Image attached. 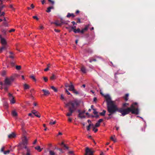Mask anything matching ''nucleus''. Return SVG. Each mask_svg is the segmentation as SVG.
Here are the masks:
<instances>
[{"mask_svg": "<svg viewBox=\"0 0 155 155\" xmlns=\"http://www.w3.org/2000/svg\"><path fill=\"white\" fill-rule=\"evenodd\" d=\"M65 92L66 93H67V94H68V95H70L71 94L68 91L67 89H65Z\"/></svg>", "mask_w": 155, "mask_h": 155, "instance_id": "09e8293b", "label": "nucleus"}, {"mask_svg": "<svg viewBox=\"0 0 155 155\" xmlns=\"http://www.w3.org/2000/svg\"><path fill=\"white\" fill-rule=\"evenodd\" d=\"M29 86L28 85L26 84H25L24 85V89L25 90L29 89Z\"/></svg>", "mask_w": 155, "mask_h": 155, "instance_id": "a878e982", "label": "nucleus"}, {"mask_svg": "<svg viewBox=\"0 0 155 155\" xmlns=\"http://www.w3.org/2000/svg\"><path fill=\"white\" fill-rule=\"evenodd\" d=\"M84 155H93L94 151L90 149L89 147H86L85 150Z\"/></svg>", "mask_w": 155, "mask_h": 155, "instance_id": "423d86ee", "label": "nucleus"}, {"mask_svg": "<svg viewBox=\"0 0 155 155\" xmlns=\"http://www.w3.org/2000/svg\"><path fill=\"white\" fill-rule=\"evenodd\" d=\"M49 153L50 155H55V153L52 150H49Z\"/></svg>", "mask_w": 155, "mask_h": 155, "instance_id": "c9c22d12", "label": "nucleus"}, {"mask_svg": "<svg viewBox=\"0 0 155 155\" xmlns=\"http://www.w3.org/2000/svg\"><path fill=\"white\" fill-rule=\"evenodd\" d=\"M71 88V89L70 91H72L73 93L76 95H78L79 94V93L78 91H77L74 89V86L73 87Z\"/></svg>", "mask_w": 155, "mask_h": 155, "instance_id": "ddd939ff", "label": "nucleus"}, {"mask_svg": "<svg viewBox=\"0 0 155 155\" xmlns=\"http://www.w3.org/2000/svg\"><path fill=\"white\" fill-rule=\"evenodd\" d=\"M0 39L1 40V43L2 45H6L7 42L5 38L2 37V35H0Z\"/></svg>", "mask_w": 155, "mask_h": 155, "instance_id": "0eeeda50", "label": "nucleus"}, {"mask_svg": "<svg viewBox=\"0 0 155 155\" xmlns=\"http://www.w3.org/2000/svg\"><path fill=\"white\" fill-rule=\"evenodd\" d=\"M24 146V148L26 149L27 150V153L26 155H30V150L29 149L27 148L26 145H23Z\"/></svg>", "mask_w": 155, "mask_h": 155, "instance_id": "2eb2a0df", "label": "nucleus"}, {"mask_svg": "<svg viewBox=\"0 0 155 155\" xmlns=\"http://www.w3.org/2000/svg\"><path fill=\"white\" fill-rule=\"evenodd\" d=\"M54 7L53 6H51L48 7L47 8V10L46 11V12L48 13H49L51 11V9H54Z\"/></svg>", "mask_w": 155, "mask_h": 155, "instance_id": "a211bd4d", "label": "nucleus"}, {"mask_svg": "<svg viewBox=\"0 0 155 155\" xmlns=\"http://www.w3.org/2000/svg\"><path fill=\"white\" fill-rule=\"evenodd\" d=\"M103 120L102 119H100L98 121V122H99V123H100L102 121H103Z\"/></svg>", "mask_w": 155, "mask_h": 155, "instance_id": "bf43d9fd", "label": "nucleus"}, {"mask_svg": "<svg viewBox=\"0 0 155 155\" xmlns=\"http://www.w3.org/2000/svg\"><path fill=\"white\" fill-rule=\"evenodd\" d=\"M6 74V71H3L2 72L1 75L2 76H4Z\"/></svg>", "mask_w": 155, "mask_h": 155, "instance_id": "a19ab883", "label": "nucleus"}, {"mask_svg": "<svg viewBox=\"0 0 155 155\" xmlns=\"http://www.w3.org/2000/svg\"><path fill=\"white\" fill-rule=\"evenodd\" d=\"M31 113L36 117H41V115L37 111H36L35 110H32Z\"/></svg>", "mask_w": 155, "mask_h": 155, "instance_id": "1a4fd4ad", "label": "nucleus"}, {"mask_svg": "<svg viewBox=\"0 0 155 155\" xmlns=\"http://www.w3.org/2000/svg\"><path fill=\"white\" fill-rule=\"evenodd\" d=\"M43 80L45 82H47L48 81V78L46 77H43Z\"/></svg>", "mask_w": 155, "mask_h": 155, "instance_id": "37998d69", "label": "nucleus"}, {"mask_svg": "<svg viewBox=\"0 0 155 155\" xmlns=\"http://www.w3.org/2000/svg\"><path fill=\"white\" fill-rule=\"evenodd\" d=\"M85 110L81 111V113H80V114H78V117H80L81 118H85V116L84 115H82L83 114H84L85 113Z\"/></svg>", "mask_w": 155, "mask_h": 155, "instance_id": "9b49d317", "label": "nucleus"}, {"mask_svg": "<svg viewBox=\"0 0 155 155\" xmlns=\"http://www.w3.org/2000/svg\"><path fill=\"white\" fill-rule=\"evenodd\" d=\"M9 53L10 54V55L8 57L10 58L13 59L15 58V54L12 51H9Z\"/></svg>", "mask_w": 155, "mask_h": 155, "instance_id": "f8f14e48", "label": "nucleus"}, {"mask_svg": "<svg viewBox=\"0 0 155 155\" xmlns=\"http://www.w3.org/2000/svg\"><path fill=\"white\" fill-rule=\"evenodd\" d=\"M54 23L57 26H61L62 25V23L61 22H59L58 21H56Z\"/></svg>", "mask_w": 155, "mask_h": 155, "instance_id": "4be33fe9", "label": "nucleus"}, {"mask_svg": "<svg viewBox=\"0 0 155 155\" xmlns=\"http://www.w3.org/2000/svg\"><path fill=\"white\" fill-rule=\"evenodd\" d=\"M100 126V123H99L98 122H97V123H96L95 124V127H99Z\"/></svg>", "mask_w": 155, "mask_h": 155, "instance_id": "c03bdc74", "label": "nucleus"}, {"mask_svg": "<svg viewBox=\"0 0 155 155\" xmlns=\"http://www.w3.org/2000/svg\"><path fill=\"white\" fill-rule=\"evenodd\" d=\"M68 112L66 114V116L68 117H70L71 116L73 113L74 111L70 108H68Z\"/></svg>", "mask_w": 155, "mask_h": 155, "instance_id": "6e6552de", "label": "nucleus"}, {"mask_svg": "<svg viewBox=\"0 0 155 155\" xmlns=\"http://www.w3.org/2000/svg\"><path fill=\"white\" fill-rule=\"evenodd\" d=\"M71 16H72L73 18H74L75 17V15L73 13L71 14L70 13H68L67 15V17L68 18H69Z\"/></svg>", "mask_w": 155, "mask_h": 155, "instance_id": "aec40b11", "label": "nucleus"}, {"mask_svg": "<svg viewBox=\"0 0 155 155\" xmlns=\"http://www.w3.org/2000/svg\"><path fill=\"white\" fill-rule=\"evenodd\" d=\"M81 23V20H80V18H77V23Z\"/></svg>", "mask_w": 155, "mask_h": 155, "instance_id": "13d9d810", "label": "nucleus"}, {"mask_svg": "<svg viewBox=\"0 0 155 155\" xmlns=\"http://www.w3.org/2000/svg\"><path fill=\"white\" fill-rule=\"evenodd\" d=\"M72 120V119L70 117H68V121L69 122H71Z\"/></svg>", "mask_w": 155, "mask_h": 155, "instance_id": "603ef678", "label": "nucleus"}, {"mask_svg": "<svg viewBox=\"0 0 155 155\" xmlns=\"http://www.w3.org/2000/svg\"><path fill=\"white\" fill-rule=\"evenodd\" d=\"M33 18L34 19H36V20H38V18L36 16H33Z\"/></svg>", "mask_w": 155, "mask_h": 155, "instance_id": "6e6d98bb", "label": "nucleus"}, {"mask_svg": "<svg viewBox=\"0 0 155 155\" xmlns=\"http://www.w3.org/2000/svg\"><path fill=\"white\" fill-rule=\"evenodd\" d=\"M51 88L55 92H57L58 91L57 89L53 86H51Z\"/></svg>", "mask_w": 155, "mask_h": 155, "instance_id": "72a5a7b5", "label": "nucleus"}, {"mask_svg": "<svg viewBox=\"0 0 155 155\" xmlns=\"http://www.w3.org/2000/svg\"><path fill=\"white\" fill-rule=\"evenodd\" d=\"M15 30L14 29H12L9 31L10 32H14L15 31Z\"/></svg>", "mask_w": 155, "mask_h": 155, "instance_id": "0e129e2a", "label": "nucleus"}, {"mask_svg": "<svg viewBox=\"0 0 155 155\" xmlns=\"http://www.w3.org/2000/svg\"><path fill=\"white\" fill-rule=\"evenodd\" d=\"M16 135L14 133H12L11 134L8 135V137L9 138H14Z\"/></svg>", "mask_w": 155, "mask_h": 155, "instance_id": "f3484780", "label": "nucleus"}, {"mask_svg": "<svg viewBox=\"0 0 155 155\" xmlns=\"http://www.w3.org/2000/svg\"><path fill=\"white\" fill-rule=\"evenodd\" d=\"M93 110H94V112H93V113L95 114V115H96L97 114H98V112H97L96 110V109H93Z\"/></svg>", "mask_w": 155, "mask_h": 155, "instance_id": "a18cd8bd", "label": "nucleus"}, {"mask_svg": "<svg viewBox=\"0 0 155 155\" xmlns=\"http://www.w3.org/2000/svg\"><path fill=\"white\" fill-rule=\"evenodd\" d=\"M80 105V102L77 100H75L69 101L65 104L66 107H68L74 111L76 110Z\"/></svg>", "mask_w": 155, "mask_h": 155, "instance_id": "f03ea898", "label": "nucleus"}, {"mask_svg": "<svg viewBox=\"0 0 155 155\" xmlns=\"http://www.w3.org/2000/svg\"><path fill=\"white\" fill-rule=\"evenodd\" d=\"M48 1L51 5H53L54 4V1L52 0H48Z\"/></svg>", "mask_w": 155, "mask_h": 155, "instance_id": "f704fd0d", "label": "nucleus"}, {"mask_svg": "<svg viewBox=\"0 0 155 155\" xmlns=\"http://www.w3.org/2000/svg\"><path fill=\"white\" fill-rule=\"evenodd\" d=\"M5 0H0V5H2V4L3 2L5 1Z\"/></svg>", "mask_w": 155, "mask_h": 155, "instance_id": "e2e57ef3", "label": "nucleus"}, {"mask_svg": "<svg viewBox=\"0 0 155 155\" xmlns=\"http://www.w3.org/2000/svg\"><path fill=\"white\" fill-rule=\"evenodd\" d=\"M1 31L4 35H6V30L4 29H2L1 30Z\"/></svg>", "mask_w": 155, "mask_h": 155, "instance_id": "393cba45", "label": "nucleus"}, {"mask_svg": "<svg viewBox=\"0 0 155 155\" xmlns=\"http://www.w3.org/2000/svg\"><path fill=\"white\" fill-rule=\"evenodd\" d=\"M12 114L13 117H16L18 115L17 112L15 110H13L12 111Z\"/></svg>", "mask_w": 155, "mask_h": 155, "instance_id": "6ab92c4d", "label": "nucleus"}, {"mask_svg": "<svg viewBox=\"0 0 155 155\" xmlns=\"http://www.w3.org/2000/svg\"><path fill=\"white\" fill-rule=\"evenodd\" d=\"M56 78V76L54 74H52V76L50 77V79L51 80L55 79Z\"/></svg>", "mask_w": 155, "mask_h": 155, "instance_id": "5701e85b", "label": "nucleus"}, {"mask_svg": "<svg viewBox=\"0 0 155 155\" xmlns=\"http://www.w3.org/2000/svg\"><path fill=\"white\" fill-rule=\"evenodd\" d=\"M106 112V110H103L102 112H101L100 113V115L101 116H104L105 115Z\"/></svg>", "mask_w": 155, "mask_h": 155, "instance_id": "cd10ccee", "label": "nucleus"}, {"mask_svg": "<svg viewBox=\"0 0 155 155\" xmlns=\"http://www.w3.org/2000/svg\"><path fill=\"white\" fill-rule=\"evenodd\" d=\"M93 130L94 131L95 133H96L98 131V129H95V127H94L93 128Z\"/></svg>", "mask_w": 155, "mask_h": 155, "instance_id": "5fc2aeb1", "label": "nucleus"}, {"mask_svg": "<svg viewBox=\"0 0 155 155\" xmlns=\"http://www.w3.org/2000/svg\"><path fill=\"white\" fill-rule=\"evenodd\" d=\"M11 103L12 104H13L15 103V101L14 100V97H13L11 99H10Z\"/></svg>", "mask_w": 155, "mask_h": 155, "instance_id": "b1692460", "label": "nucleus"}, {"mask_svg": "<svg viewBox=\"0 0 155 155\" xmlns=\"http://www.w3.org/2000/svg\"><path fill=\"white\" fill-rule=\"evenodd\" d=\"M88 29V27L87 26H85L84 28L82 29L81 30H80V32L81 34H83L84 32L87 31Z\"/></svg>", "mask_w": 155, "mask_h": 155, "instance_id": "dca6fc26", "label": "nucleus"}, {"mask_svg": "<svg viewBox=\"0 0 155 155\" xmlns=\"http://www.w3.org/2000/svg\"><path fill=\"white\" fill-rule=\"evenodd\" d=\"M74 32L75 33H79L80 32V29L79 28H78L77 29H74Z\"/></svg>", "mask_w": 155, "mask_h": 155, "instance_id": "c756f323", "label": "nucleus"}, {"mask_svg": "<svg viewBox=\"0 0 155 155\" xmlns=\"http://www.w3.org/2000/svg\"><path fill=\"white\" fill-rule=\"evenodd\" d=\"M3 46L1 47V49H2V50H4V49H6V45H2Z\"/></svg>", "mask_w": 155, "mask_h": 155, "instance_id": "79ce46f5", "label": "nucleus"}, {"mask_svg": "<svg viewBox=\"0 0 155 155\" xmlns=\"http://www.w3.org/2000/svg\"><path fill=\"white\" fill-rule=\"evenodd\" d=\"M33 91V89H31L30 90V93L29 94V96L31 97V98H33V97L32 95V91Z\"/></svg>", "mask_w": 155, "mask_h": 155, "instance_id": "e433bc0d", "label": "nucleus"}, {"mask_svg": "<svg viewBox=\"0 0 155 155\" xmlns=\"http://www.w3.org/2000/svg\"><path fill=\"white\" fill-rule=\"evenodd\" d=\"M137 103L136 102L134 103L131 105L130 107L127 108H122L119 109L117 106L107 107V111L109 113L108 115L110 116L116 111L121 113V115L123 116L128 114L130 112L132 114H139V109L137 108H135V106L137 105Z\"/></svg>", "mask_w": 155, "mask_h": 155, "instance_id": "f257e3e1", "label": "nucleus"}, {"mask_svg": "<svg viewBox=\"0 0 155 155\" xmlns=\"http://www.w3.org/2000/svg\"><path fill=\"white\" fill-rule=\"evenodd\" d=\"M128 94H125V96L124 97V98L125 101H127L128 100Z\"/></svg>", "mask_w": 155, "mask_h": 155, "instance_id": "4c0bfd02", "label": "nucleus"}, {"mask_svg": "<svg viewBox=\"0 0 155 155\" xmlns=\"http://www.w3.org/2000/svg\"><path fill=\"white\" fill-rule=\"evenodd\" d=\"M14 79L13 77H11L9 78H7L4 81L3 86H10L11 83L14 81Z\"/></svg>", "mask_w": 155, "mask_h": 155, "instance_id": "20e7f679", "label": "nucleus"}, {"mask_svg": "<svg viewBox=\"0 0 155 155\" xmlns=\"http://www.w3.org/2000/svg\"><path fill=\"white\" fill-rule=\"evenodd\" d=\"M107 103V107L116 106L114 101H112L110 96L109 94H107L104 96Z\"/></svg>", "mask_w": 155, "mask_h": 155, "instance_id": "7ed1b4c3", "label": "nucleus"}, {"mask_svg": "<svg viewBox=\"0 0 155 155\" xmlns=\"http://www.w3.org/2000/svg\"><path fill=\"white\" fill-rule=\"evenodd\" d=\"M61 146H63V147H65L66 149H68V147L66 145L64 144V142H62L61 144Z\"/></svg>", "mask_w": 155, "mask_h": 155, "instance_id": "c85d7f7f", "label": "nucleus"}, {"mask_svg": "<svg viewBox=\"0 0 155 155\" xmlns=\"http://www.w3.org/2000/svg\"><path fill=\"white\" fill-rule=\"evenodd\" d=\"M97 61V60L95 59H93L92 58H91L89 59V62L90 63H92L93 61Z\"/></svg>", "mask_w": 155, "mask_h": 155, "instance_id": "bb28decb", "label": "nucleus"}, {"mask_svg": "<svg viewBox=\"0 0 155 155\" xmlns=\"http://www.w3.org/2000/svg\"><path fill=\"white\" fill-rule=\"evenodd\" d=\"M8 96L9 97L10 99H11L12 98L14 97L10 93L8 94Z\"/></svg>", "mask_w": 155, "mask_h": 155, "instance_id": "864d4df0", "label": "nucleus"}, {"mask_svg": "<svg viewBox=\"0 0 155 155\" xmlns=\"http://www.w3.org/2000/svg\"><path fill=\"white\" fill-rule=\"evenodd\" d=\"M15 62L14 60H12L10 61V64L13 67L15 65Z\"/></svg>", "mask_w": 155, "mask_h": 155, "instance_id": "2f4dec72", "label": "nucleus"}, {"mask_svg": "<svg viewBox=\"0 0 155 155\" xmlns=\"http://www.w3.org/2000/svg\"><path fill=\"white\" fill-rule=\"evenodd\" d=\"M70 84H69L68 83H66L65 84V86L66 87H69V88L68 89V90L70 91L71 88H72V87L74 86L71 82H70Z\"/></svg>", "mask_w": 155, "mask_h": 155, "instance_id": "9d476101", "label": "nucleus"}, {"mask_svg": "<svg viewBox=\"0 0 155 155\" xmlns=\"http://www.w3.org/2000/svg\"><path fill=\"white\" fill-rule=\"evenodd\" d=\"M128 105V104L127 103H124L123 104V107H126L127 105Z\"/></svg>", "mask_w": 155, "mask_h": 155, "instance_id": "052dcab7", "label": "nucleus"}, {"mask_svg": "<svg viewBox=\"0 0 155 155\" xmlns=\"http://www.w3.org/2000/svg\"><path fill=\"white\" fill-rule=\"evenodd\" d=\"M5 86V87L4 88V89L5 91H7L8 89V87H7V86Z\"/></svg>", "mask_w": 155, "mask_h": 155, "instance_id": "680f3d73", "label": "nucleus"}, {"mask_svg": "<svg viewBox=\"0 0 155 155\" xmlns=\"http://www.w3.org/2000/svg\"><path fill=\"white\" fill-rule=\"evenodd\" d=\"M91 125L89 124L88 126L87 127V130L88 131H89L90 130V128H91Z\"/></svg>", "mask_w": 155, "mask_h": 155, "instance_id": "de8ad7c7", "label": "nucleus"}, {"mask_svg": "<svg viewBox=\"0 0 155 155\" xmlns=\"http://www.w3.org/2000/svg\"><path fill=\"white\" fill-rule=\"evenodd\" d=\"M81 71L84 73H85L86 72V69L84 67H81Z\"/></svg>", "mask_w": 155, "mask_h": 155, "instance_id": "473e14b6", "label": "nucleus"}, {"mask_svg": "<svg viewBox=\"0 0 155 155\" xmlns=\"http://www.w3.org/2000/svg\"><path fill=\"white\" fill-rule=\"evenodd\" d=\"M3 24H4V25L6 27L8 26V23H6L5 22H4Z\"/></svg>", "mask_w": 155, "mask_h": 155, "instance_id": "8fccbe9b", "label": "nucleus"}, {"mask_svg": "<svg viewBox=\"0 0 155 155\" xmlns=\"http://www.w3.org/2000/svg\"><path fill=\"white\" fill-rule=\"evenodd\" d=\"M28 143V139L25 136H24L22 139V142L19 143L18 146L21 147L22 145H27Z\"/></svg>", "mask_w": 155, "mask_h": 155, "instance_id": "39448f33", "label": "nucleus"}, {"mask_svg": "<svg viewBox=\"0 0 155 155\" xmlns=\"http://www.w3.org/2000/svg\"><path fill=\"white\" fill-rule=\"evenodd\" d=\"M39 28L40 29H43L44 28V27L41 25L39 27Z\"/></svg>", "mask_w": 155, "mask_h": 155, "instance_id": "69168bd1", "label": "nucleus"}, {"mask_svg": "<svg viewBox=\"0 0 155 155\" xmlns=\"http://www.w3.org/2000/svg\"><path fill=\"white\" fill-rule=\"evenodd\" d=\"M61 23H62V25L63 24H68V21L63 20L62 19H61Z\"/></svg>", "mask_w": 155, "mask_h": 155, "instance_id": "7c9ffc66", "label": "nucleus"}, {"mask_svg": "<svg viewBox=\"0 0 155 155\" xmlns=\"http://www.w3.org/2000/svg\"><path fill=\"white\" fill-rule=\"evenodd\" d=\"M16 69L17 70H20L21 68V66L17 65L16 66Z\"/></svg>", "mask_w": 155, "mask_h": 155, "instance_id": "ea45409f", "label": "nucleus"}, {"mask_svg": "<svg viewBox=\"0 0 155 155\" xmlns=\"http://www.w3.org/2000/svg\"><path fill=\"white\" fill-rule=\"evenodd\" d=\"M10 152V150H8L7 151H5L4 152V153L5 154H7L9 153Z\"/></svg>", "mask_w": 155, "mask_h": 155, "instance_id": "49530a36", "label": "nucleus"}, {"mask_svg": "<svg viewBox=\"0 0 155 155\" xmlns=\"http://www.w3.org/2000/svg\"><path fill=\"white\" fill-rule=\"evenodd\" d=\"M49 70V68L47 67L44 70V71H48Z\"/></svg>", "mask_w": 155, "mask_h": 155, "instance_id": "774afa93", "label": "nucleus"}, {"mask_svg": "<svg viewBox=\"0 0 155 155\" xmlns=\"http://www.w3.org/2000/svg\"><path fill=\"white\" fill-rule=\"evenodd\" d=\"M30 78L33 80L35 81H36V79L35 78V77L33 75H31L30 77Z\"/></svg>", "mask_w": 155, "mask_h": 155, "instance_id": "58836bf2", "label": "nucleus"}, {"mask_svg": "<svg viewBox=\"0 0 155 155\" xmlns=\"http://www.w3.org/2000/svg\"><path fill=\"white\" fill-rule=\"evenodd\" d=\"M9 7L10 8H12L13 10H15V9L13 7V5H9Z\"/></svg>", "mask_w": 155, "mask_h": 155, "instance_id": "4d7b16f0", "label": "nucleus"}, {"mask_svg": "<svg viewBox=\"0 0 155 155\" xmlns=\"http://www.w3.org/2000/svg\"><path fill=\"white\" fill-rule=\"evenodd\" d=\"M42 91L44 93V96H48L50 94V93L48 90L44 89L42 90Z\"/></svg>", "mask_w": 155, "mask_h": 155, "instance_id": "4468645a", "label": "nucleus"}, {"mask_svg": "<svg viewBox=\"0 0 155 155\" xmlns=\"http://www.w3.org/2000/svg\"><path fill=\"white\" fill-rule=\"evenodd\" d=\"M58 150H59V151H60V152H62V149L61 148H57V149Z\"/></svg>", "mask_w": 155, "mask_h": 155, "instance_id": "338daca9", "label": "nucleus"}, {"mask_svg": "<svg viewBox=\"0 0 155 155\" xmlns=\"http://www.w3.org/2000/svg\"><path fill=\"white\" fill-rule=\"evenodd\" d=\"M35 148L37 150L38 152H41L42 150V149H41L40 148V147L39 146H38L37 147H35Z\"/></svg>", "mask_w": 155, "mask_h": 155, "instance_id": "412c9836", "label": "nucleus"}, {"mask_svg": "<svg viewBox=\"0 0 155 155\" xmlns=\"http://www.w3.org/2000/svg\"><path fill=\"white\" fill-rule=\"evenodd\" d=\"M56 123V121H54L53 122H51L49 123V124L51 125H54Z\"/></svg>", "mask_w": 155, "mask_h": 155, "instance_id": "3c124183", "label": "nucleus"}]
</instances>
